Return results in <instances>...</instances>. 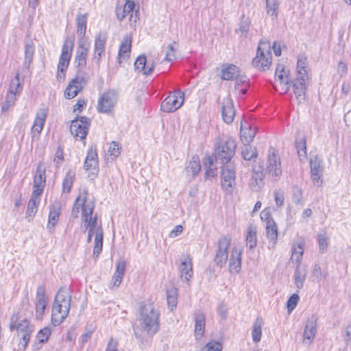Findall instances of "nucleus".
Wrapping results in <instances>:
<instances>
[{
	"mask_svg": "<svg viewBox=\"0 0 351 351\" xmlns=\"http://www.w3.org/2000/svg\"><path fill=\"white\" fill-rule=\"evenodd\" d=\"M304 250L302 245H299L298 247H295L292 251L291 258L295 260L300 263V259L302 257Z\"/></svg>",
	"mask_w": 351,
	"mask_h": 351,
	"instance_id": "obj_62",
	"label": "nucleus"
},
{
	"mask_svg": "<svg viewBox=\"0 0 351 351\" xmlns=\"http://www.w3.org/2000/svg\"><path fill=\"white\" fill-rule=\"evenodd\" d=\"M201 169L200 162L198 156H193L189 161V165L186 167L188 172L191 171L193 176H197Z\"/></svg>",
	"mask_w": 351,
	"mask_h": 351,
	"instance_id": "obj_47",
	"label": "nucleus"
},
{
	"mask_svg": "<svg viewBox=\"0 0 351 351\" xmlns=\"http://www.w3.org/2000/svg\"><path fill=\"white\" fill-rule=\"evenodd\" d=\"M241 254L242 252L241 250L235 247L232 248L229 260V268L230 271L236 273L239 271L241 264Z\"/></svg>",
	"mask_w": 351,
	"mask_h": 351,
	"instance_id": "obj_31",
	"label": "nucleus"
},
{
	"mask_svg": "<svg viewBox=\"0 0 351 351\" xmlns=\"http://www.w3.org/2000/svg\"><path fill=\"white\" fill-rule=\"evenodd\" d=\"M19 73H17L16 74V76L14 77V78H13L11 82H10V87H9V93H19L21 90H22V87H21V82H20V80H19Z\"/></svg>",
	"mask_w": 351,
	"mask_h": 351,
	"instance_id": "obj_49",
	"label": "nucleus"
},
{
	"mask_svg": "<svg viewBox=\"0 0 351 351\" xmlns=\"http://www.w3.org/2000/svg\"><path fill=\"white\" fill-rule=\"evenodd\" d=\"M74 177L75 174L71 173V171H69L66 174L62 182V191L64 193L70 192L73 183Z\"/></svg>",
	"mask_w": 351,
	"mask_h": 351,
	"instance_id": "obj_48",
	"label": "nucleus"
},
{
	"mask_svg": "<svg viewBox=\"0 0 351 351\" xmlns=\"http://www.w3.org/2000/svg\"><path fill=\"white\" fill-rule=\"evenodd\" d=\"M311 174L313 183L317 186H320L322 183L321 179L323 173V167L322 160L317 156H315L310 160Z\"/></svg>",
	"mask_w": 351,
	"mask_h": 351,
	"instance_id": "obj_18",
	"label": "nucleus"
},
{
	"mask_svg": "<svg viewBox=\"0 0 351 351\" xmlns=\"http://www.w3.org/2000/svg\"><path fill=\"white\" fill-rule=\"evenodd\" d=\"M46 168L43 162H39L37 166L33 182V192L42 194L46 183Z\"/></svg>",
	"mask_w": 351,
	"mask_h": 351,
	"instance_id": "obj_14",
	"label": "nucleus"
},
{
	"mask_svg": "<svg viewBox=\"0 0 351 351\" xmlns=\"http://www.w3.org/2000/svg\"><path fill=\"white\" fill-rule=\"evenodd\" d=\"M236 78V83H235V89L239 90V86L242 84L246 85L247 86V78L245 75H240L239 73L237 75Z\"/></svg>",
	"mask_w": 351,
	"mask_h": 351,
	"instance_id": "obj_63",
	"label": "nucleus"
},
{
	"mask_svg": "<svg viewBox=\"0 0 351 351\" xmlns=\"http://www.w3.org/2000/svg\"><path fill=\"white\" fill-rule=\"evenodd\" d=\"M181 278L183 280L189 282L193 276V263L190 256L186 255L180 262L179 266Z\"/></svg>",
	"mask_w": 351,
	"mask_h": 351,
	"instance_id": "obj_23",
	"label": "nucleus"
},
{
	"mask_svg": "<svg viewBox=\"0 0 351 351\" xmlns=\"http://www.w3.org/2000/svg\"><path fill=\"white\" fill-rule=\"evenodd\" d=\"M51 335V329L45 327L41 329L37 334L36 338L40 343L46 342Z\"/></svg>",
	"mask_w": 351,
	"mask_h": 351,
	"instance_id": "obj_56",
	"label": "nucleus"
},
{
	"mask_svg": "<svg viewBox=\"0 0 351 351\" xmlns=\"http://www.w3.org/2000/svg\"><path fill=\"white\" fill-rule=\"evenodd\" d=\"M195 335L197 339L203 336L205 329V315L203 313H198L195 317Z\"/></svg>",
	"mask_w": 351,
	"mask_h": 351,
	"instance_id": "obj_38",
	"label": "nucleus"
},
{
	"mask_svg": "<svg viewBox=\"0 0 351 351\" xmlns=\"http://www.w3.org/2000/svg\"><path fill=\"white\" fill-rule=\"evenodd\" d=\"M221 79L232 80L240 73L239 68L234 64H223L221 68Z\"/></svg>",
	"mask_w": 351,
	"mask_h": 351,
	"instance_id": "obj_35",
	"label": "nucleus"
},
{
	"mask_svg": "<svg viewBox=\"0 0 351 351\" xmlns=\"http://www.w3.org/2000/svg\"><path fill=\"white\" fill-rule=\"evenodd\" d=\"M126 267V262L123 259L119 260L116 263V271L113 275L110 288L118 287L123 279Z\"/></svg>",
	"mask_w": 351,
	"mask_h": 351,
	"instance_id": "obj_28",
	"label": "nucleus"
},
{
	"mask_svg": "<svg viewBox=\"0 0 351 351\" xmlns=\"http://www.w3.org/2000/svg\"><path fill=\"white\" fill-rule=\"evenodd\" d=\"M267 169L269 175L276 179L282 173L280 158L274 149L270 150L268 154Z\"/></svg>",
	"mask_w": 351,
	"mask_h": 351,
	"instance_id": "obj_15",
	"label": "nucleus"
},
{
	"mask_svg": "<svg viewBox=\"0 0 351 351\" xmlns=\"http://www.w3.org/2000/svg\"><path fill=\"white\" fill-rule=\"evenodd\" d=\"M257 132L256 126L252 127L246 122L241 124L240 138L243 144H250L254 139Z\"/></svg>",
	"mask_w": 351,
	"mask_h": 351,
	"instance_id": "obj_25",
	"label": "nucleus"
},
{
	"mask_svg": "<svg viewBox=\"0 0 351 351\" xmlns=\"http://www.w3.org/2000/svg\"><path fill=\"white\" fill-rule=\"evenodd\" d=\"M74 47V38L73 37H66L62 47L61 55L58 64L57 78L58 80H64L65 72L72 55Z\"/></svg>",
	"mask_w": 351,
	"mask_h": 351,
	"instance_id": "obj_6",
	"label": "nucleus"
},
{
	"mask_svg": "<svg viewBox=\"0 0 351 351\" xmlns=\"http://www.w3.org/2000/svg\"><path fill=\"white\" fill-rule=\"evenodd\" d=\"M71 295L66 287L60 288L52 307L51 322L53 326H59L68 316L71 308Z\"/></svg>",
	"mask_w": 351,
	"mask_h": 351,
	"instance_id": "obj_2",
	"label": "nucleus"
},
{
	"mask_svg": "<svg viewBox=\"0 0 351 351\" xmlns=\"http://www.w3.org/2000/svg\"><path fill=\"white\" fill-rule=\"evenodd\" d=\"M88 192L84 189L76 198L71 215L77 219L82 211V220L86 230L95 232L93 255L97 256L102 251L104 232L101 223H98L97 215L93 217L95 203L87 201Z\"/></svg>",
	"mask_w": 351,
	"mask_h": 351,
	"instance_id": "obj_1",
	"label": "nucleus"
},
{
	"mask_svg": "<svg viewBox=\"0 0 351 351\" xmlns=\"http://www.w3.org/2000/svg\"><path fill=\"white\" fill-rule=\"evenodd\" d=\"M106 42V36L105 34L99 33L96 36L93 60L98 66H100L101 58L105 53Z\"/></svg>",
	"mask_w": 351,
	"mask_h": 351,
	"instance_id": "obj_16",
	"label": "nucleus"
},
{
	"mask_svg": "<svg viewBox=\"0 0 351 351\" xmlns=\"http://www.w3.org/2000/svg\"><path fill=\"white\" fill-rule=\"evenodd\" d=\"M47 116V110L44 108L39 109L36 112V116L32 126V131L36 132L38 134L41 132L46 118Z\"/></svg>",
	"mask_w": 351,
	"mask_h": 351,
	"instance_id": "obj_36",
	"label": "nucleus"
},
{
	"mask_svg": "<svg viewBox=\"0 0 351 351\" xmlns=\"http://www.w3.org/2000/svg\"><path fill=\"white\" fill-rule=\"evenodd\" d=\"M295 148L298 152L299 158L302 160V158L306 157V139L304 136H298L295 140Z\"/></svg>",
	"mask_w": 351,
	"mask_h": 351,
	"instance_id": "obj_43",
	"label": "nucleus"
},
{
	"mask_svg": "<svg viewBox=\"0 0 351 351\" xmlns=\"http://www.w3.org/2000/svg\"><path fill=\"white\" fill-rule=\"evenodd\" d=\"M221 114L223 119L226 123H230L233 121L235 111L234 110L232 100L230 98L226 97L223 100Z\"/></svg>",
	"mask_w": 351,
	"mask_h": 351,
	"instance_id": "obj_27",
	"label": "nucleus"
},
{
	"mask_svg": "<svg viewBox=\"0 0 351 351\" xmlns=\"http://www.w3.org/2000/svg\"><path fill=\"white\" fill-rule=\"evenodd\" d=\"M236 143L232 138L223 137L217 139L215 145V160L222 164L228 163L234 156L236 150Z\"/></svg>",
	"mask_w": 351,
	"mask_h": 351,
	"instance_id": "obj_5",
	"label": "nucleus"
},
{
	"mask_svg": "<svg viewBox=\"0 0 351 351\" xmlns=\"http://www.w3.org/2000/svg\"><path fill=\"white\" fill-rule=\"evenodd\" d=\"M305 82L301 80V78L297 77L293 84V92L299 103H302L305 100Z\"/></svg>",
	"mask_w": 351,
	"mask_h": 351,
	"instance_id": "obj_37",
	"label": "nucleus"
},
{
	"mask_svg": "<svg viewBox=\"0 0 351 351\" xmlns=\"http://www.w3.org/2000/svg\"><path fill=\"white\" fill-rule=\"evenodd\" d=\"M312 275L313 277H314L317 282H319L322 279H325L327 276L326 274H323L322 269L319 265H315L314 266L312 271Z\"/></svg>",
	"mask_w": 351,
	"mask_h": 351,
	"instance_id": "obj_58",
	"label": "nucleus"
},
{
	"mask_svg": "<svg viewBox=\"0 0 351 351\" xmlns=\"http://www.w3.org/2000/svg\"><path fill=\"white\" fill-rule=\"evenodd\" d=\"M19 319L18 314L13 315L11 317L10 328L11 331H16L17 333L19 350H24L29 341L32 329L27 319Z\"/></svg>",
	"mask_w": 351,
	"mask_h": 351,
	"instance_id": "obj_4",
	"label": "nucleus"
},
{
	"mask_svg": "<svg viewBox=\"0 0 351 351\" xmlns=\"http://www.w3.org/2000/svg\"><path fill=\"white\" fill-rule=\"evenodd\" d=\"M242 156L245 160L255 159L258 156V152L255 147H252L250 144H244L241 152Z\"/></svg>",
	"mask_w": 351,
	"mask_h": 351,
	"instance_id": "obj_45",
	"label": "nucleus"
},
{
	"mask_svg": "<svg viewBox=\"0 0 351 351\" xmlns=\"http://www.w3.org/2000/svg\"><path fill=\"white\" fill-rule=\"evenodd\" d=\"M61 212V206L59 204H53L49 206L47 229L51 232L56 226Z\"/></svg>",
	"mask_w": 351,
	"mask_h": 351,
	"instance_id": "obj_30",
	"label": "nucleus"
},
{
	"mask_svg": "<svg viewBox=\"0 0 351 351\" xmlns=\"http://www.w3.org/2000/svg\"><path fill=\"white\" fill-rule=\"evenodd\" d=\"M299 299V295L296 293H293L289 298L287 302V307L289 313L291 312L296 307Z\"/></svg>",
	"mask_w": 351,
	"mask_h": 351,
	"instance_id": "obj_57",
	"label": "nucleus"
},
{
	"mask_svg": "<svg viewBox=\"0 0 351 351\" xmlns=\"http://www.w3.org/2000/svg\"><path fill=\"white\" fill-rule=\"evenodd\" d=\"M40 195L41 194H38V193L32 192L26 210V217L29 220L32 219L37 212L38 206L40 201Z\"/></svg>",
	"mask_w": 351,
	"mask_h": 351,
	"instance_id": "obj_33",
	"label": "nucleus"
},
{
	"mask_svg": "<svg viewBox=\"0 0 351 351\" xmlns=\"http://www.w3.org/2000/svg\"><path fill=\"white\" fill-rule=\"evenodd\" d=\"M120 147L118 145V143L115 141H112L109 147L108 152L110 153V156L112 157V159L114 160L117 157H118L121 153Z\"/></svg>",
	"mask_w": 351,
	"mask_h": 351,
	"instance_id": "obj_60",
	"label": "nucleus"
},
{
	"mask_svg": "<svg viewBox=\"0 0 351 351\" xmlns=\"http://www.w3.org/2000/svg\"><path fill=\"white\" fill-rule=\"evenodd\" d=\"M231 242L232 239L229 236H224L219 239L214 260L217 266L222 267L226 263Z\"/></svg>",
	"mask_w": 351,
	"mask_h": 351,
	"instance_id": "obj_9",
	"label": "nucleus"
},
{
	"mask_svg": "<svg viewBox=\"0 0 351 351\" xmlns=\"http://www.w3.org/2000/svg\"><path fill=\"white\" fill-rule=\"evenodd\" d=\"M307 274V270L305 266H302L298 263L294 271V282L296 287L300 289L303 287L304 282Z\"/></svg>",
	"mask_w": 351,
	"mask_h": 351,
	"instance_id": "obj_34",
	"label": "nucleus"
},
{
	"mask_svg": "<svg viewBox=\"0 0 351 351\" xmlns=\"http://www.w3.org/2000/svg\"><path fill=\"white\" fill-rule=\"evenodd\" d=\"M132 37L130 35H125L121 43L118 54V60L120 64L123 60H125L130 57Z\"/></svg>",
	"mask_w": 351,
	"mask_h": 351,
	"instance_id": "obj_29",
	"label": "nucleus"
},
{
	"mask_svg": "<svg viewBox=\"0 0 351 351\" xmlns=\"http://www.w3.org/2000/svg\"><path fill=\"white\" fill-rule=\"evenodd\" d=\"M159 316L152 304L142 306L139 319L141 329L148 334H155L159 328Z\"/></svg>",
	"mask_w": 351,
	"mask_h": 351,
	"instance_id": "obj_3",
	"label": "nucleus"
},
{
	"mask_svg": "<svg viewBox=\"0 0 351 351\" xmlns=\"http://www.w3.org/2000/svg\"><path fill=\"white\" fill-rule=\"evenodd\" d=\"M84 82L83 77H76L73 79L65 89V97L69 99L75 97L82 90Z\"/></svg>",
	"mask_w": 351,
	"mask_h": 351,
	"instance_id": "obj_21",
	"label": "nucleus"
},
{
	"mask_svg": "<svg viewBox=\"0 0 351 351\" xmlns=\"http://www.w3.org/2000/svg\"><path fill=\"white\" fill-rule=\"evenodd\" d=\"M178 43L176 41H173L171 44L169 45L167 47V50L166 51L165 60L170 62L175 59L176 58V49L174 48V45H177Z\"/></svg>",
	"mask_w": 351,
	"mask_h": 351,
	"instance_id": "obj_55",
	"label": "nucleus"
},
{
	"mask_svg": "<svg viewBox=\"0 0 351 351\" xmlns=\"http://www.w3.org/2000/svg\"><path fill=\"white\" fill-rule=\"evenodd\" d=\"M167 300L169 308L171 311H173L177 306V293L176 289L167 291Z\"/></svg>",
	"mask_w": 351,
	"mask_h": 351,
	"instance_id": "obj_51",
	"label": "nucleus"
},
{
	"mask_svg": "<svg viewBox=\"0 0 351 351\" xmlns=\"http://www.w3.org/2000/svg\"><path fill=\"white\" fill-rule=\"evenodd\" d=\"M134 7H135V3L134 1H127L124 5V8L122 10V13H123L125 16L130 14V21L132 20V18L134 17L132 12L134 9Z\"/></svg>",
	"mask_w": 351,
	"mask_h": 351,
	"instance_id": "obj_59",
	"label": "nucleus"
},
{
	"mask_svg": "<svg viewBox=\"0 0 351 351\" xmlns=\"http://www.w3.org/2000/svg\"><path fill=\"white\" fill-rule=\"evenodd\" d=\"M253 171L250 186L252 190L258 191L263 186L264 169L262 166H259L258 169L254 167Z\"/></svg>",
	"mask_w": 351,
	"mask_h": 351,
	"instance_id": "obj_32",
	"label": "nucleus"
},
{
	"mask_svg": "<svg viewBox=\"0 0 351 351\" xmlns=\"http://www.w3.org/2000/svg\"><path fill=\"white\" fill-rule=\"evenodd\" d=\"M235 182V172L228 167H221V186L227 192L231 193Z\"/></svg>",
	"mask_w": 351,
	"mask_h": 351,
	"instance_id": "obj_20",
	"label": "nucleus"
},
{
	"mask_svg": "<svg viewBox=\"0 0 351 351\" xmlns=\"http://www.w3.org/2000/svg\"><path fill=\"white\" fill-rule=\"evenodd\" d=\"M184 93L178 90L169 95L161 104V110L165 112H172L180 108L184 102Z\"/></svg>",
	"mask_w": 351,
	"mask_h": 351,
	"instance_id": "obj_10",
	"label": "nucleus"
},
{
	"mask_svg": "<svg viewBox=\"0 0 351 351\" xmlns=\"http://www.w3.org/2000/svg\"><path fill=\"white\" fill-rule=\"evenodd\" d=\"M266 234L269 240V247L274 248L278 240V228L274 220L271 217H267Z\"/></svg>",
	"mask_w": 351,
	"mask_h": 351,
	"instance_id": "obj_26",
	"label": "nucleus"
},
{
	"mask_svg": "<svg viewBox=\"0 0 351 351\" xmlns=\"http://www.w3.org/2000/svg\"><path fill=\"white\" fill-rule=\"evenodd\" d=\"M319 249L321 253H324L328 248V236L326 231H322L317 235Z\"/></svg>",
	"mask_w": 351,
	"mask_h": 351,
	"instance_id": "obj_50",
	"label": "nucleus"
},
{
	"mask_svg": "<svg viewBox=\"0 0 351 351\" xmlns=\"http://www.w3.org/2000/svg\"><path fill=\"white\" fill-rule=\"evenodd\" d=\"M266 8L267 14L269 15L272 19L277 18L279 8L278 0H266Z\"/></svg>",
	"mask_w": 351,
	"mask_h": 351,
	"instance_id": "obj_46",
	"label": "nucleus"
},
{
	"mask_svg": "<svg viewBox=\"0 0 351 351\" xmlns=\"http://www.w3.org/2000/svg\"><path fill=\"white\" fill-rule=\"evenodd\" d=\"M117 101V95L114 90H109L102 94L98 100L99 112L108 114L114 108Z\"/></svg>",
	"mask_w": 351,
	"mask_h": 351,
	"instance_id": "obj_11",
	"label": "nucleus"
},
{
	"mask_svg": "<svg viewBox=\"0 0 351 351\" xmlns=\"http://www.w3.org/2000/svg\"><path fill=\"white\" fill-rule=\"evenodd\" d=\"M134 68L137 72L148 75L152 73L154 64L153 62H147L145 56L141 55L136 58L134 62Z\"/></svg>",
	"mask_w": 351,
	"mask_h": 351,
	"instance_id": "obj_24",
	"label": "nucleus"
},
{
	"mask_svg": "<svg viewBox=\"0 0 351 351\" xmlns=\"http://www.w3.org/2000/svg\"><path fill=\"white\" fill-rule=\"evenodd\" d=\"M251 21L249 18L242 17L238 31L246 36L250 27Z\"/></svg>",
	"mask_w": 351,
	"mask_h": 351,
	"instance_id": "obj_54",
	"label": "nucleus"
},
{
	"mask_svg": "<svg viewBox=\"0 0 351 351\" xmlns=\"http://www.w3.org/2000/svg\"><path fill=\"white\" fill-rule=\"evenodd\" d=\"M293 200L296 205L300 206H303L304 201L302 197V189L294 186L293 189Z\"/></svg>",
	"mask_w": 351,
	"mask_h": 351,
	"instance_id": "obj_53",
	"label": "nucleus"
},
{
	"mask_svg": "<svg viewBox=\"0 0 351 351\" xmlns=\"http://www.w3.org/2000/svg\"><path fill=\"white\" fill-rule=\"evenodd\" d=\"M48 303V298L45 295V289L43 286H39L36 290V317L42 319L45 310Z\"/></svg>",
	"mask_w": 351,
	"mask_h": 351,
	"instance_id": "obj_17",
	"label": "nucleus"
},
{
	"mask_svg": "<svg viewBox=\"0 0 351 351\" xmlns=\"http://www.w3.org/2000/svg\"><path fill=\"white\" fill-rule=\"evenodd\" d=\"M343 339H344V341L347 346L351 344V325H348L346 328Z\"/></svg>",
	"mask_w": 351,
	"mask_h": 351,
	"instance_id": "obj_64",
	"label": "nucleus"
},
{
	"mask_svg": "<svg viewBox=\"0 0 351 351\" xmlns=\"http://www.w3.org/2000/svg\"><path fill=\"white\" fill-rule=\"evenodd\" d=\"M89 43L85 39H80L76 50L74 64L79 69H83L86 65V58L89 51Z\"/></svg>",
	"mask_w": 351,
	"mask_h": 351,
	"instance_id": "obj_13",
	"label": "nucleus"
},
{
	"mask_svg": "<svg viewBox=\"0 0 351 351\" xmlns=\"http://www.w3.org/2000/svg\"><path fill=\"white\" fill-rule=\"evenodd\" d=\"M317 332V319L312 316L306 321L304 330L303 341L310 344L315 337Z\"/></svg>",
	"mask_w": 351,
	"mask_h": 351,
	"instance_id": "obj_22",
	"label": "nucleus"
},
{
	"mask_svg": "<svg viewBox=\"0 0 351 351\" xmlns=\"http://www.w3.org/2000/svg\"><path fill=\"white\" fill-rule=\"evenodd\" d=\"M270 43L267 40L259 43L256 56L252 60V64L260 71L268 69L271 63V53Z\"/></svg>",
	"mask_w": 351,
	"mask_h": 351,
	"instance_id": "obj_7",
	"label": "nucleus"
},
{
	"mask_svg": "<svg viewBox=\"0 0 351 351\" xmlns=\"http://www.w3.org/2000/svg\"><path fill=\"white\" fill-rule=\"evenodd\" d=\"M263 321L261 318H256L252 330V339L255 343L259 342L262 337V326Z\"/></svg>",
	"mask_w": 351,
	"mask_h": 351,
	"instance_id": "obj_44",
	"label": "nucleus"
},
{
	"mask_svg": "<svg viewBox=\"0 0 351 351\" xmlns=\"http://www.w3.org/2000/svg\"><path fill=\"white\" fill-rule=\"evenodd\" d=\"M297 77L301 78L303 81L308 79L306 71V59L303 56H300L297 63Z\"/></svg>",
	"mask_w": 351,
	"mask_h": 351,
	"instance_id": "obj_40",
	"label": "nucleus"
},
{
	"mask_svg": "<svg viewBox=\"0 0 351 351\" xmlns=\"http://www.w3.org/2000/svg\"><path fill=\"white\" fill-rule=\"evenodd\" d=\"M222 346L217 341L208 343L204 348L203 351H221Z\"/></svg>",
	"mask_w": 351,
	"mask_h": 351,
	"instance_id": "obj_61",
	"label": "nucleus"
},
{
	"mask_svg": "<svg viewBox=\"0 0 351 351\" xmlns=\"http://www.w3.org/2000/svg\"><path fill=\"white\" fill-rule=\"evenodd\" d=\"M34 53V46L32 43H26L25 48V65L29 66Z\"/></svg>",
	"mask_w": 351,
	"mask_h": 351,
	"instance_id": "obj_52",
	"label": "nucleus"
},
{
	"mask_svg": "<svg viewBox=\"0 0 351 351\" xmlns=\"http://www.w3.org/2000/svg\"><path fill=\"white\" fill-rule=\"evenodd\" d=\"M84 167L86 171H91L93 176H96L98 171L99 160L95 147L92 146L88 149Z\"/></svg>",
	"mask_w": 351,
	"mask_h": 351,
	"instance_id": "obj_19",
	"label": "nucleus"
},
{
	"mask_svg": "<svg viewBox=\"0 0 351 351\" xmlns=\"http://www.w3.org/2000/svg\"><path fill=\"white\" fill-rule=\"evenodd\" d=\"M87 14H79L77 16V34L81 37V39H84V36L86 34V23H87Z\"/></svg>",
	"mask_w": 351,
	"mask_h": 351,
	"instance_id": "obj_41",
	"label": "nucleus"
},
{
	"mask_svg": "<svg viewBox=\"0 0 351 351\" xmlns=\"http://www.w3.org/2000/svg\"><path fill=\"white\" fill-rule=\"evenodd\" d=\"M89 126L90 120L86 117H80L72 121L70 130L75 137L82 140L86 138Z\"/></svg>",
	"mask_w": 351,
	"mask_h": 351,
	"instance_id": "obj_12",
	"label": "nucleus"
},
{
	"mask_svg": "<svg viewBox=\"0 0 351 351\" xmlns=\"http://www.w3.org/2000/svg\"><path fill=\"white\" fill-rule=\"evenodd\" d=\"M214 159L212 156H207L204 158V166L206 169V178H214L217 175V167L214 165Z\"/></svg>",
	"mask_w": 351,
	"mask_h": 351,
	"instance_id": "obj_39",
	"label": "nucleus"
},
{
	"mask_svg": "<svg viewBox=\"0 0 351 351\" xmlns=\"http://www.w3.org/2000/svg\"><path fill=\"white\" fill-rule=\"evenodd\" d=\"M291 83L289 70H286L283 65L278 64L276 69L275 84L274 85L276 90L279 91L280 94H285L289 90Z\"/></svg>",
	"mask_w": 351,
	"mask_h": 351,
	"instance_id": "obj_8",
	"label": "nucleus"
},
{
	"mask_svg": "<svg viewBox=\"0 0 351 351\" xmlns=\"http://www.w3.org/2000/svg\"><path fill=\"white\" fill-rule=\"evenodd\" d=\"M256 229L253 226H250L247 228V234L246 236V244L247 246L250 249L253 250L256 246Z\"/></svg>",
	"mask_w": 351,
	"mask_h": 351,
	"instance_id": "obj_42",
	"label": "nucleus"
}]
</instances>
